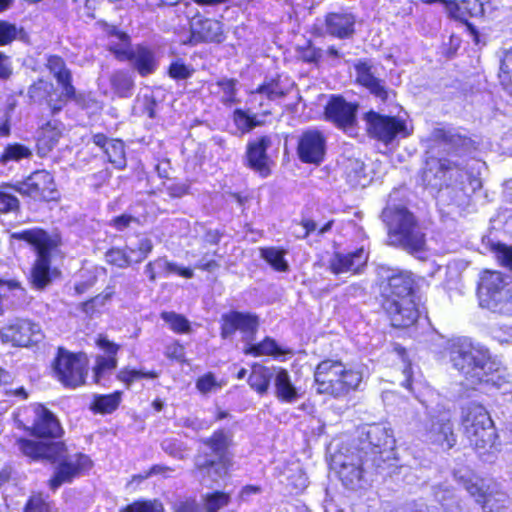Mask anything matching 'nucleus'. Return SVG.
<instances>
[{
	"label": "nucleus",
	"mask_w": 512,
	"mask_h": 512,
	"mask_svg": "<svg viewBox=\"0 0 512 512\" xmlns=\"http://www.w3.org/2000/svg\"><path fill=\"white\" fill-rule=\"evenodd\" d=\"M422 142L429 154L440 150L459 157L457 160L434 156L427 158L422 180L426 186L433 188L442 187L447 173L453 170L461 171L464 168L462 156L475 149L474 141L460 129L453 127H435L422 139Z\"/></svg>",
	"instance_id": "obj_1"
},
{
	"label": "nucleus",
	"mask_w": 512,
	"mask_h": 512,
	"mask_svg": "<svg viewBox=\"0 0 512 512\" xmlns=\"http://www.w3.org/2000/svg\"><path fill=\"white\" fill-rule=\"evenodd\" d=\"M449 361L466 381V385L481 383L499 385L505 375L500 360L488 348L472 342L469 338H456L447 345Z\"/></svg>",
	"instance_id": "obj_2"
},
{
	"label": "nucleus",
	"mask_w": 512,
	"mask_h": 512,
	"mask_svg": "<svg viewBox=\"0 0 512 512\" xmlns=\"http://www.w3.org/2000/svg\"><path fill=\"white\" fill-rule=\"evenodd\" d=\"M18 445L20 451L32 459L43 458L59 463L54 476L49 481L52 490H56L64 483L71 482L92 466V462L87 455L78 453L68 456L64 443L60 441L20 440Z\"/></svg>",
	"instance_id": "obj_3"
},
{
	"label": "nucleus",
	"mask_w": 512,
	"mask_h": 512,
	"mask_svg": "<svg viewBox=\"0 0 512 512\" xmlns=\"http://www.w3.org/2000/svg\"><path fill=\"white\" fill-rule=\"evenodd\" d=\"M382 220L388 229L390 243L409 253L425 250V234L414 215L403 206H387L382 211Z\"/></svg>",
	"instance_id": "obj_4"
},
{
	"label": "nucleus",
	"mask_w": 512,
	"mask_h": 512,
	"mask_svg": "<svg viewBox=\"0 0 512 512\" xmlns=\"http://www.w3.org/2000/svg\"><path fill=\"white\" fill-rule=\"evenodd\" d=\"M314 378L319 393L342 397L358 388L362 374L357 370L348 369L340 361L327 359L317 365Z\"/></svg>",
	"instance_id": "obj_5"
},
{
	"label": "nucleus",
	"mask_w": 512,
	"mask_h": 512,
	"mask_svg": "<svg viewBox=\"0 0 512 512\" xmlns=\"http://www.w3.org/2000/svg\"><path fill=\"white\" fill-rule=\"evenodd\" d=\"M11 239L25 241L34 247L37 258L31 268L29 280L33 288L45 289L52 281L50 275L52 243L49 235L42 229H28L13 232Z\"/></svg>",
	"instance_id": "obj_6"
},
{
	"label": "nucleus",
	"mask_w": 512,
	"mask_h": 512,
	"mask_svg": "<svg viewBox=\"0 0 512 512\" xmlns=\"http://www.w3.org/2000/svg\"><path fill=\"white\" fill-rule=\"evenodd\" d=\"M480 304L487 309L512 315V281L498 271H484L478 287Z\"/></svg>",
	"instance_id": "obj_7"
},
{
	"label": "nucleus",
	"mask_w": 512,
	"mask_h": 512,
	"mask_svg": "<svg viewBox=\"0 0 512 512\" xmlns=\"http://www.w3.org/2000/svg\"><path fill=\"white\" fill-rule=\"evenodd\" d=\"M464 433L470 445L480 453L493 447L496 432L486 409L478 404L467 407L462 421Z\"/></svg>",
	"instance_id": "obj_8"
},
{
	"label": "nucleus",
	"mask_w": 512,
	"mask_h": 512,
	"mask_svg": "<svg viewBox=\"0 0 512 512\" xmlns=\"http://www.w3.org/2000/svg\"><path fill=\"white\" fill-rule=\"evenodd\" d=\"M230 442L231 434L224 430L215 431L211 437L203 440V443L214 455L212 457L208 454H203L195 458V466L197 470L203 474V477L207 474L212 481L217 482L218 479L226 474L227 469L221 459L229 447ZM202 481L205 483V478H203Z\"/></svg>",
	"instance_id": "obj_9"
},
{
	"label": "nucleus",
	"mask_w": 512,
	"mask_h": 512,
	"mask_svg": "<svg viewBox=\"0 0 512 512\" xmlns=\"http://www.w3.org/2000/svg\"><path fill=\"white\" fill-rule=\"evenodd\" d=\"M364 120L366 121L369 135L385 145L391 144L397 138H406L411 134L406 120L401 117L382 115L375 111H369L365 114Z\"/></svg>",
	"instance_id": "obj_10"
},
{
	"label": "nucleus",
	"mask_w": 512,
	"mask_h": 512,
	"mask_svg": "<svg viewBox=\"0 0 512 512\" xmlns=\"http://www.w3.org/2000/svg\"><path fill=\"white\" fill-rule=\"evenodd\" d=\"M53 371L64 386L75 388L84 383L87 374V359L83 355L72 354L59 348L53 362Z\"/></svg>",
	"instance_id": "obj_11"
},
{
	"label": "nucleus",
	"mask_w": 512,
	"mask_h": 512,
	"mask_svg": "<svg viewBox=\"0 0 512 512\" xmlns=\"http://www.w3.org/2000/svg\"><path fill=\"white\" fill-rule=\"evenodd\" d=\"M454 478L478 504H481L484 512H506L510 504L507 494L503 492L486 494L477 479L467 470L454 471Z\"/></svg>",
	"instance_id": "obj_12"
},
{
	"label": "nucleus",
	"mask_w": 512,
	"mask_h": 512,
	"mask_svg": "<svg viewBox=\"0 0 512 512\" xmlns=\"http://www.w3.org/2000/svg\"><path fill=\"white\" fill-rule=\"evenodd\" d=\"M14 192L34 200L51 201L58 197L54 177L46 170L34 171L25 180L17 182Z\"/></svg>",
	"instance_id": "obj_13"
},
{
	"label": "nucleus",
	"mask_w": 512,
	"mask_h": 512,
	"mask_svg": "<svg viewBox=\"0 0 512 512\" xmlns=\"http://www.w3.org/2000/svg\"><path fill=\"white\" fill-rule=\"evenodd\" d=\"M395 443L392 430L382 424H370L362 428L359 436V450L368 454L382 455L392 450Z\"/></svg>",
	"instance_id": "obj_14"
},
{
	"label": "nucleus",
	"mask_w": 512,
	"mask_h": 512,
	"mask_svg": "<svg viewBox=\"0 0 512 512\" xmlns=\"http://www.w3.org/2000/svg\"><path fill=\"white\" fill-rule=\"evenodd\" d=\"M383 283L384 300H402L404 298H414L415 281L412 274L408 271L393 270L384 266L379 268Z\"/></svg>",
	"instance_id": "obj_15"
},
{
	"label": "nucleus",
	"mask_w": 512,
	"mask_h": 512,
	"mask_svg": "<svg viewBox=\"0 0 512 512\" xmlns=\"http://www.w3.org/2000/svg\"><path fill=\"white\" fill-rule=\"evenodd\" d=\"M356 82L365 87L370 94L382 103L392 101L395 92L386 85V81L377 77L376 67L368 60H360L354 65Z\"/></svg>",
	"instance_id": "obj_16"
},
{
	"label": "nucleus",
	"mask_w": 512,
	"mask_h": 512,
	"mask_svg": "<svg viewBox=\"0 0 512 512\" xmlns=\"http://www.w3.org/2000/svg\"><path fill=\"white\" fill-rule=\"evenodd\" d=\"M259 319L256 315L232 311L221 317V336L224 339L231 338L236 331L242 333L243 341L248 344L255 340Z\"/></svg>",
	"instance_id": "obj_17"
},
{
	"label": "nucleus",
	"mask_w": 512,
	"mask_h": 512,
	"mask_svg": "<svg viewBox=\"0 0 512 512\" xmlns=\"http://www.w3.org/2000/svg\"><path fill=\"white\" fill-rule=\"evenodd\" d=\"M367 460L355 453L335 457L333 462L339 479L347 489L357 490L363 487L365 483L363 465Z\"/></svg>",
	"instance_id": "obj_18"
},
{
	"label": "nucleus",
	"mask_w": 512,
	"mask_h": 512,
	"mask_svg": "<svg viewBox=\"0 0 512 512\" xmlns=\"http://www.w3.org/2000/svg\"><path fill=\"white\" fill-rule=\"evenodd\" d=\"M3 342L13 346H28L38 343L43 335L40 326L27 319H16L0 330Z\"/></svg>",
	"instance_id": "obj_19"
},
{
	"label": "nucleus",
	"mask_w": 512,
	"mask_h": 512,
	"mask_svg": "<svg viewBox=\"0 0 512 512\" xmlns=\"http://www.w3.org/2000/svg\"><path fill=\"white\" fill-rule=\"evenodd\" d=\"M326 138L317 129L304 131L298 140L297 153L303 163L319 165L325 156Z\"/></svg>",
	"instance_id": "obj_20"
},
{
	"label": "nucleus",
	"mask_w": 512,
	"mask_h": 512,
	"mask_svg": "<svg viewBox=\"0 0 512 512\" xmlns=\"http://www.w3.org/2000/svg\"><path fill=\"white\" fill-rule=\"evenodd\" d=\"M383 308L394 327H409L413 325L419 317V311L414 298L384 300Z\"/></svg>",
	"instance_id": "obj_21"
},
{
	"label": "nucleus",
	"mask_w": 512,
	"mask_h": 512,
	"mask_svg": "<svg viewBox=\"0 0 512 512\" xmlns=\"http://www.w3.org/2000/svg\"><path fill=\"white\" fill-rule=\"evenodd\" d=\"M358 105L347 102L343 97L333 96L325 107V117L337 127L347 130L356 123Z\"/></svg>",
	"instance_id": "obj_22"
},
{
	"label": "nucleus",
	"mask_w": 512,
	"mask_h": 512,
	"mask_svg": "<svg viewBox=\"0 0 512 512\" xmlns=\"http://www.w3.org/2000/svg\"><path fill=\"white\" fill-rule=\"evenodd\" d=\"M368 258L369 254L363 247L347 254L335 252L329 259L328 269L335 275L347 272L360 274L366 267Z\"/></svg>",
	"instance_id": "obj_23"
},
{
	"label": "nucleus",
	"mask_w": 512,
	"mask_h": 512,
	"mask_svg": "<svg viewBox=\"0 0 512 512\" xmlns=\"http://www.w3.org/2000/svg\"><path fill=\"white\" fill-rule=\"evenodd\" d=\"M426 439L442 450L451 449L456 443L453 424L446 415L432 417L426 430Z\"/></svg>",
	"instance_id": "obj_24"
},
{
	"label": "nucleus",
	"mask_w": 512,
	"mask_h": 512,
	"mask_svg": "<svg viewBox=\"0 0 512 512\" xmlns=\"http://www.w3.org/2000/svg\"><path fill=\"white\" fill-rule=\"evenodd\" d=\"M271 143L269 136H261L250 142L247 146L246 158L248 166L263 177L268 176L270 173L266 150L271 146Z\"/></svg>",
	"instance_id": "obj_25"
},
{
	"label": "nucleus",
	"mask_w": 512,
	"mask_h": 512,
	"mask_svg": "<svg viewBox=\"0 0 512 512\" xmlns=\"http://www.w3.org/2000/svg\"><path fill=\"white\" fill-rule=\"evenodd\" d=\"M339 165L346 182L351 187H365L370 182L366 166L360 158L343 155Z\"/></svg>",
	"instance_id": "obj_26"
},
{
	"label": "nucleus",
	"mask_w": 512,
	"mask_h": 512,
	"mask_svg": "<svg viewBox=\"0 0 512 512\" xmlns=\"http://www.w3.org/2000/svg\"><path fill=\"white\" fill-rule=\"evenodd\" d=\"M355 17L351 13L332 12L325 16V31L339 39L352 37L355 32Z\"/></svg>",
	"instance_id": "obj_27"
},
{
	"label": "nucleus",
	"mask_w": 512,
	"mask_h": 512,
	"mask_svg": "<svg viewBox=\"0 0 512 512\" xmlns=\"http://www.w3.org/2000/svg\"><path fill=\"white\" fill-rule=\"evenodd\" d=\"M55 92L53 83L39 79L34 82L28 89L29 98L34 103L47 102L52 110L53 114L58 113L65 106V100L62 98V94L57 99H53L52 94Z\"/></svg>",
	"instance_id": "obj_28"
},
{
	"label": "nucleus",
	"mask_w": 512,
	"mask_h": 512,
	"mask_svg": "<svg viewBox=\"0 0 512 512\" xmlns=\"http://www.w3.org/2000/svg\"><path fill=\"white\" fill-rule=\"evenodd\" d=\"M191 36L197 42H221V22L213 19H193L190 24Z\"/></svg>",
	"instance_id": "obj_29"
},
{
	"label": "nucleus",
	"mask_w": 512,
	"mask_h": 512,
	"mask_svg": "<svg viewBox=\"0 0 512 512\" xmlns=\"http://www.w3.org/2000/svg\"><path fill=\"white\" fill-rule=\"evenodd\" d=\"M434 497L445 512H471L469 504L459 497L454 489L446 484H439L433 488Z\"/></svg>",
	"instance_id": "obj_30"
},
{
	"label": "nucleus",
	"mask_w": 512,
	"mask_h": 512,
	"mask_svg": "<svg viewBox=\"0 0 512 512\" xmlns=\"http://www.w3.org/2000/svg\"><path fill=\"white\" fill-rule=\"evenodd\" d=\"M45 66L62 87L63 95H73L72 74L64 59L57 55H49Z\"/></svg>",
	"instance_id": "obj_31"
},
{
	"label": "nucleus",
	"mask_w": 512,
	"mask_h": 512,
	"mask_svg": "<svg viewBox=\"0 0 512 512\" xmlns=\"http://www.w3.org/2000/svg\"><path fill=\"white\" fill-rule=\"evenodd\" d=\"M62 136L61 124L54 121L48 122L38 132L37 153L40 157L46 156L58 144Z\"/></svg>",
	"instance_id": "obj_32"
},
{
	"label": "nucleus",
	"mask_w": 512,
	"mask_h": 512,
	"mask_svg": "<svg viewBox=\"0 0 512 512\" xmlns=\"http://www.w3.org/2000/svg\"><path fill=\"white\" fill-rule=\"evenodd\" d=\"M37 418L34 423V434L41 438H55L61 433V427L55 416L43 406L36 410Z\"/></svg>",
	"instance_id": "obj_33"
},
{
	"label": "nucleus",
	"mask_w": 512,
	"mask_h": 512,
	"mask_svg": "<svg viewBox=\"0 0 512 512\" xmlns=\"http://www.w3.org/2000/svg\"><path fill=\"white\" fill-rule=\"evenodd\" d=\"M126 60H129L133 68L143 77L154 73L158 66L154 52L144 46L132 49Z\"/></svg>",
	"instance_id": "obj_34"
},
{
	"label": "nucleus",
	"mask_w": 512,
	"mask_h": 512,
	"mask_svg": "<svg viewBox=\"0 0 512 512\" xmlns=\"http://www.w3.org/2000/svg\"><path fill=\"white\" fill-rule=\"evenodd\" d=\"M273 377L276 397L284 402H295L299 394L292 384L288 372L282 368L275 369Z\"/></svg>",
	"instance_id": "obj_35"
},
{
	"label": "nucleus",
	"mask_w": 512,
	"mask_h": 512,
	"mask_svg": "<svg viewBox=\"0 0 512 512\" xmlns=\"http://www.w3.org/2000/svg\"><path fill=\"white\" fill-rule=\"evenodd\" d=\"M489 0H468L464 4H449L448 12L451 17L466 21V16L482 17L485 14V5Z\"/></svg>",
	"instance_id": "obj_36"
},
{
	"label": "nucleus",
	"mask_w": 512,
	"mask_h": 512,
	"mask_svg": "<svg viewBox=\"0 0 512 512\" xmlns=\"http://www.w3.org/2000/svg\"><path fill=\"white\" fill-rule=\"evenodd\" d=\"M109 82L113 93L120 98H129L133 95L134 79L130 72L116 70L109 76Z\"/></svg>",
	"instance_id": "obj_37"
},
{
	"label": "nucleus",
	"mask_w": 512,
	"mask_h": 512,
	"mask_svg": "<svg viewBox=\"0 0 512 512\" xmlns=\"http://www.w3.org/2000/svg\"><path fill=\"white\" fill-rule=\"evenodd\" d=\"M243 352L245 355L258 356H282L290 353L288 350H283L276 341L270 337H266L263 341L258 344L250 342L245 345Z\"/></svg>",
	"instance_id": "obj_38"
},
{
	"label": "nucleus",
	"mask_w": 512,
	"mask_h": 512,
	"mask_svg": "<svg viewBox=\"0 0 512 512\" xmlns=\"http://www.w3.org/2000/svg\"><path fill=\"white\" fill-rule=\"evenodd\" d=\"M108 49L115 54L119 60H126L130 51V37L125 32L119 31L116 27L108 30Z\"/></svg>",
	"instance_id": "obj_39"
},
{
	"label": "nucleus",
	"mask_w": 512,
	"mask_h": 512,
	"mask_svg": "<svg viewBox=\"0 0 512 512\" xmlns=\"http://www.w3.org/2000/svg\"><path fill=\"white\" fill-rule=\"evenodd\" d=\"M275 368L271 369L259 364L252 366V371L248 378V383L252 389L259 394H265L270 386V381L273 378Z\"/></svg>",
	"instance_id": "obj_40"
},
{
	"label": "nucleus",
	"mask_w": 512,
	"mask_h": 512,
	"mask_svg": "<svg viewBox=\"0 0 512 512\" xmlns=\"http://www.w3.org/2000/svg\"><path fill=\"white\" fill-rule=\"evenodd\" d=\"M31 157L32 150L28 146L20 143H10L4 147L0 154V164L6 166Z\"/></svg>",
	"instance_id": "obj_41"
},
{
	"label": "nucleus",
	"mask_w": 512,
	"mask_h": 512,
	"mask_svg": "<svg viewBox=\"0 0 512 512\" xmlns=\"http://www.w3.org/2000/svg\"><path fill=\"white\" fill-rule=\"evenodd\" d=\"M104 153L107 155L109 162L112 163L116 168L122 169L126 166L123 141L118 139H111Z\"/></svg>",
	"instance_id": "obj_42"
},
{
	"label": "nucleus",
	"mask_w": 512,
	"mask_h": 512,
	"mask_svg": "<svg viewBox=\"0 0 512 512\" xmlns=\"http://www.w3.org/2000/svg\"><path fill=\"white\" fill-rule=\"evenodd\" d=\"M120 400V392H115L109 395H99L95 397L92 408L102 414L112 413L119 406Z\"/></svg>",
	"instance_id": "obj_43"
},
{
	"label": "nucleus",
	"mask_w": 512,
	"mask_h": 512,
	"mask_svg": "<svg viewBox=\"0 0 512 512\" xmlns=\"http://www.w3.org/2000/svg\"><path fill=\"white\" fill-rule=\"evenodd\" d=\"M205 512H218L230 502V495L224 492H214L202 497Z\"/></svg>",
	"instance_id": "obj_44"
},
{
	"label": "nucleus",
	"mask_w": 512,
	"mask_h": 512,
	"mask_svg": "<svg viewBox=\"0 0 512 512\" xmlns=\"http://www.w3.org/2000/svg\"><path fill=\"white\" fill-rule=\"evenodd\" d=\"M236 84H237V80H235V79L224 78V79L217 81L216 86L220 89V91L222 93L220 101L225 106L230 107L233 104L238 102V100L236 98V93H237Z\"/></svg>",
	"instance_id": "obj_45"
},
{
	"label": "nucleus",
	"mask_w": 512,
	"mask_h": 512,
	"mask_svg": "<svg viewBox=\"0 0 512 512\" xmlns=\"http://www.w3.org/2000/svg\"><path fill=\"white\" fill-rule=\"evenodd\" d=\"M161 318L175 333H189L191 330L189 320L181 314L164 311L161 313Z\"/></svg>",
	"instance_id": "obj_46"
},
{
	"label": "nucleus",
	"mask_w": 512,
	"mask_h": 512,
	"mask_svg": "<svg viewBox=\"0 0 512 512\" xmlns=\"http://www.w3.org/2000/svg\"><path fill=\"white\" fill-rule=\"evenodd\" d=\"M14 191V186H2L0 188V212H16L19 210L20 202Z\"/></svg>",
	"instance_id": "obj_47"
},
{
	"label": "nucleus",
	"mask_w": 512,
	"mask_h": 512,
	"mask_svg": "<svg viewBox=\"0 0 512 512\" xmlns=\"http://www.w3.org/2000/svg\"><path fill=\"white\" fill-rule=\"evenodd\" d=\"M106 262L119 268H126L134 262L131 253L119 248H111L105 253Z\"/></svg>",
	"instance_id": "obj_48"
},
{
	"label": "nucleus",
	"mask_w": 512,
	"mask_h": 512,
	"mask_svg": "<svg viewBox=\"0 0 512 512\" xmlns=\"http://www.w3.org/2000/svg\"><path fill=\"white\" fill-rule=\"evenodd\" d=\"M261 256L278 271H286L288 269V264L284 259V252L282 250L274 247L262 248Z\"/></svg>",
	"instance_id": "obj_49"
},
{
	"label": "nucleus",
	"mask_w": 512,
	"mask_h": 512,
	"mask_svg": "<svg viewBox=\"0 0 512 512\" xmlns=\"http://www.w3.org/2000/svg\"><path fill=\"white\" fill-rule=\"evenodd\" d=\"M112 297V292H103L97 296L89 299L86 302L80 304V308L83 313L88 316H93L103 307Z\"/></svg>",
	"instance_id": "obj_50"
},
{
	"label": "nucleus",
	"mask_w": 512,
	"mask_h": 512,
	"mask_svg": "<svg viewBox=\"0 0 512 512\" xmlns=\"http://www.w3.org/2000/svg\"><path fill=\"white\" fill-rule=\"evenodd\" d=\"M162 504L157 500L135 501L126 507L120 509L119 512H163Z\"/></svg>",
	"instance_id": "obj_51"
},
{
	"label": "nucleus",
	"mask_w": 512,
	"mask_h": 512,
	"mask_svg": "<svg viewBox=\"0 0 512 512\" xmlns=\"http://www.w3.org/2000/svg\"><path fill=\"white\" fill-rule=\"evenodd\" d=\"M158 377V374L155 371H149L145 372L143 370H127L123 369L121 370L117 378L124 382L128 387L136 380H139L141 378H149V379H155Z\"/></svg>",
	"instance_id": "obj_52"
},
{
	"label": "nucleus",
	"mask_w": 512,
	"mask_h": 512,
	"mask_svg": "<svg viewBox=\"0 0 512 512\" xmlns=\"http://www.w3.org/2000/svg\"><path fill=\"white\" fill-rule=\"evenodd\" d=\"M156 268L166 273H177L185 278H192L194 276L193 270L190 268H181L176 263L168 261L166 258H158L154 260Z\"/></svg>",
	"instance_id": "obj_53"
},
{
	"label": "nucleus",
	"mask_w": 512,
	"mask_h": 512,
	"mask_svg": "<svg viewBox=\"0 0 512 512\" xmlns=\"http://www.w3.org/2000/svg\"><path fill=\"white\" fill-rule=\"evenodd\" d=\"M126 249L132 256L135 255L133 257L135 263H141L151 253L153 243L149 238L144 237L139 240L137 248L127 247Z\"/></svg>",
	"instance_id": "obj_54"
},
{
	"label": "nucleus",
	"mask_w": 512,
	"mask_h": 512,
	"mask_svg": "<svg viewBox=\"0 0 512 512\" xmlns=\"http://www.w3.org/2000/svg\"><path fill=\"white\" fill-rule=\"evenodd\" d=\"M256 93L265 95L269 100H276L286 95V92L280 87L277 80H271L260 85Z\"/></svg>",
	"instance_id": "obj_55"
},
{
	"label": "nucleus",
	"mask_w": 512,
	"mask_h": 512,
	"mask_svg": "<svg viewBox=\"0 0 512 512\" xmlns=\"http://www.w3.org/2000/svg\"><path fill=\"white\" fill-rule=\"evenodd\" d=\"M492 250L501 265L512 271V246L497 243L493 245Z\"/></svg>",
	"instance_id": "obj_56"
},
{
	"label": "nucleus",
	"mask_w": 512,
	"mask_h": 512,
	"mask_svg": "<svg viewBox=\"0 0 512 512\" xmlns=\"http://www.w3.org/2000/svg\"><path fill=\"white\" fill-rule=\"evenodd\" d=\"M299 53L301 59L308 63H318L324 57V51L321 48L315 47L310 41L306 46L299 49Z\"/></svg>",
	"instance_id": "obj_57"
},
{
	"label": "nucleus",
	"mask_w": 512,
	"mask_h": 512,
	"mask_svg": "<svg viewBox=\"0 0 512 512\" xmlns=\"http://www.w3.org/2000/svg\"><path fill=\"white\" fill-rule=\"evenodd\" d=\"M193 72H194V69L191 66L186 65L181 60L172 62L169 67V71H168L169 76L176 80L187 79V78L191 77Z\"/></svg>",
	"instance_id": "obj_58"
},
{
	"label": "nucleus",
	"mask_w": 512,
	"mask_h": 512,
	"mask_svg": "<svg viewBox=\"0 0 512 512\" xmlns=\"http://www.w3.org/2000/svg\"><path fill=\"white\" fill-rule=\"evenodd\" d=\"M117 361L114 357H98L94 367L95 381L100 382V378L108 371L116 368Z\"/></svg>",
	"instance_id": "obj_59"
},
{
	"label": "nucleus",
	"mask_w": 512,
	"mask_h": 512,
	"mask_svg": "<svg viewBox=\"0 0 512 512\" xmlns=\"http://www.w3.org/2000/svg\"><path fill=\"white\" fill-rule=\"evenodd\" d=\"M18 29L14 24L0 21V45L11 43L17 36Z\"/></svg>",
	"instance_id": "obj_60"
},
{
	"label": "nucleus",
	"mask_w": 512,
	"mask_h": 512,
	"mask_svg": "<svg viewBox=\"0 0 512 512\" xmlns=\"http://www.w3.org/2000/svg\"><path fill=\"white\" fill-rule=\"evenodd\" d=\"M48 504L42 494L32 495L25 506L24 512H48Z\"/></svg>",
	"instance_id": "obj_61"
},
{
	"label": "nucleus",
	"mask_w": 512,
	"mask_h": 512,
	"mask_svg": "<svg viewBox=\"0 0 512 512\" xmlns=\"http://www.w3.org/2000/svg\"><path fill=\"white\" fill-rule=\"evenodd\" d=\"M175 512H203L195 498L180 499L174 504Z\"/></svg>",
	"instance_id": "obj_62"
},
{
	"label": "nucleus",
	"mask_w": 512,
	"mask_h": 512,
	"mask_svg": "<svg viewBox=\"0 0 512 512\" xmlns=\"http://www.w3.org/2000/svg\"><path fill=\"white\" fill-rule=\"evenodd\" d=\"M196 387L201 393L207 394L212 392L215 388H217L218 384L216 382L214 375L208 373L197 380Z\"/></svg>",
	"instance_id": "obj_63"
},
{
	"label": "nucleus",
	"mask_w": 512,
	"mask_h": 512,
	"mask_svg": "<svg viewBox=\"0 0 512 512\" xmlns=\"http://www.w3.org/2000/svg\"><path fill=\"white\" fill-rule=\"evenodd\" d=\"M234 122L239 130L247 132L252 129L251 116L241 109L234 111Z\"/></svg>",
	"instance_id": "obj_64"
}]
</instances>
